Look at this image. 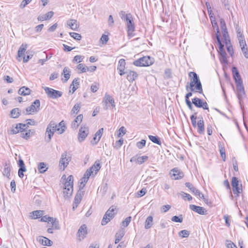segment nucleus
I'll use <instances>...</instances> for the list:
<instances>
[{
  "instance_id": "29",
  "label": "nucleus",
  "mask_w": 248,
  "mask_h": 248,
  "mask_svg": "<svg viewBox=\"0 0 248 248\" xmlns=\"http://www.w3.org/2000/svg\"><path fill=\"white\" fill-rule=\"evenodd\" d=\"M53 15L54 12L52 11H50L46 14L39 16L38 17L37 19L39 21H41L44 20H46L50 19L53 16Z\"/></svg>"
},
{
  "instance_id": "18",
  "label": "nucleus",
  "mask_w": 248,
  "mask_h": 248,
  "mask_svg": "<svg viewBox=\"0 0 248 248\" xmlns=\"http://www.w3.org/2000/svg\"><path fill=\"white\" fill-rule=\"evenodd\" d=\"M185 185L195 195L198 196L200 198L202 199L205 201L203 195L198 189L194 187L192 184L186 183Z\"/></svg>"
},
{
  "instance_id": "61",
  "label": "nucleus",
  "mask_w": 248,
  "mask_h": 248,
  "mask_svg": "<svg viewBox=\"0 0 248 248\" xmlns=\"http://www.w3.org/2000/svg\"><path fill=\"white\" fill-rule=\"evenodd\" d=\"M146 188H143L137 193V197H141L144 196L146 193Z\"/></svg>"
},
{
  "instance_id": "35",
  "label": "nucleus",
  "mask_w": 248,
  "mask_h": 248,
  "mask_svg": "<svg viewBox=\"0 0 248 248\" xmlns=\"http://www.w3.org/2000/svg\"><path fill=\"white\" fill-rule=\"evenodd\" d=\"M153 217L152 216H149L147 217L145 222V228L149 229L151 228L153 224Z\"/></svg>"
},
{
  "instance_id": "37",
  "label": "nucleus",
  "mask_w": 248,
  "mask_h": 248,
  "mask_svg": "<svg viewBox=\"0 0 248 248\" xmlns=\"http://www.w3.org/2000/svg\"><path fill=\"white\" fill-rule=\"evenodd\" d=\"M28 45L27 44H22L18 50V57H21L24 54L27 49Z\"/></svg>"
},
{
  "instance_id": "56",
  "label": "nucleus",
  "mask_w": 248,
  "mask_h": 248,
  "mask_svg": "<svg viewBox=\"0 0 248 248\" xmlns=\"http://www.w3.org/2000/svg\"><path fill=\"white\" fill-rule=\"evenodd\" d=\"M210 19L211 21V23H212L213 27L214 28V29L216 28V30L217 31V28H218V29H219V28L217 26V23L216 21L215 18L214 17H213V16H210ZM217 33V32H216V34Z\"/></svg>"
},
{
  "instance_id": "49",
  "label": "nucleus",
  "mask_w": 248,
  "mask_h": 248,
  "mask_svg": "<svg viewBox=\"0 0 248 248\" xmlns=\"http://www.w3.org/2000/svg\"><path fill=\"white\" fill-rule=\"evenodd\" d=\"M70 35L77 40H80L81 39V36L80 34L76 32H70Z\"/></svg>"
},
{
  "instance_id": "27",
  "label": "nucleus",
  "mask_w": 248,
  "mask_h": 248,
  "mask_svg": "<svg viewBox=\"0 0 248 248\" xmlns=\"http://www.w3.org/2000/svg\"><path fill=\"white\" fill-rule=\"evenodd\" d=\"M38 240L44 246H50L53 244L52 241L49 240L48 238L43 236H39L38 238Z\"/></svg>"
},
{
  "instance_id": "43",
  "label": "nucleus",
  "mask_w": 248,
  "mask_h": 248,
  "mask_svg": "<svg viewBox=\"0 0 248 248\" xmlns=\"http://www.w3.org/2000/svg\"><path fill=\"white\" fill-rule=\"evenodd\" d=\"M77 69L80 71V73H85L88 71L89 67L83 63H80L77 66Z\"/></svg>"
},
{
  "instance_id": "64",
  "label": "nucleus",
  "mask_w": 248,
  "mask_h": 248,
  "mask_svg": "<svg viewBox=\"0 0 248 248\" xmlns=\"http://www.w3.org/2000/svg\"><path fill=\"white\" fill-rule=\"evenodd\" d=\"M227 248H237L236 246L231 241H227Z\"/></svg>"
},
{
  "instance_id": "21",
  "label": "nucleus",
  "mask_w": 248,
  "mask_h": 248,
  "mask_svg": "<svg viewBox=\"0 0 248 248\" xmlns=\"http://www.w3.org/2000/svg\"><path fill=\"white\" fill-rule=\"evenodd\" d=\"M125 64L126 62L124 59H121L119 61L117 70L119 71V74L121 76H123L125 74V72H124Z\"/></svg>"
},
{
  "instance_id": "46",
  "label": "nucleus",
  "mask_w": 248,
  "mask_h": 248,
  "mask_svg": "<svg viewBox=\"0 0 248 248\" xmlns=\"http://www.w3.org/2000/svg\"><path fill=\"white\" fill-rule=\"evenodd\" d=\"M81 105L80 103L76 104L72 109L71 112L73 113L77 114L79 111Z\"/></svg>"
},
{
  "instance_id": "45",
  "label": "nucleus",
  "mask_w": 248,
  "mask_h": 248,
  "mask_svg": "<svg viewBox=\"0 0 248 248\" xmlns=\"http://www.w3.org/2000/svg\"><path fill=\"white\" fill-rule=\"evenodd\" d=\"M221 32H222V36H223V37L224 38V39L225 40L226 43H227V41H229V40L228 39V31H227V28H225V29H221Z\"/></svg>"
},
{
  "instance_id": "23",
  "label": "nucleus",
  "mask_w": 248,
  "mask_h": 248,
  "mask_svg": "<svg viewBox=\"0 0 248 248\" xmlns=\"http://www.w3.org/2000/svg\"><path fill=\"white\" fill-rule=\"evenodd\" d=\"M84 194V191L81 189H79L74 199V202H76V206H78V204L80 202V201Z\"/></svg>"
},
{
  "instance_id": "25",
  "label": "nucleus",
  "mask_w": 248,
  "mask_h": 248,
  "mask_svg": "<svg viewBox=\"0 0 248 248\" xmlns=\"http://www.w3.org/2000/svg\"><path fill=\"white\" fill-rule=\"evenodd\" d=\"M239 45L244 56L246 58H248V51L247 47H246L247 45L245 40L241 39V40H240Z\"/></svg>"
},
{
  "instance_id": "38",
  "label": "nucleus",
  "mask_w": 248,
  "mask_h": 248,
  "mask_svg": "<svg viewBox=\"0 0 248 248\" xmlns=\"http://www.w3.org/2000/svg\"><path fill=\"white\" fill-rule=\"evenodd\" d=\"M38 170L40 173H44L47 170L46 164L44 162L39 163L38 165Z\"/></svg>"
},
{
  "instance_id": "13",
  "label": "nucleus",
  "mask_w": 248,
  "mask_h": 248,
  "mask_svg": "<svg viewBox=\"0 0 248 248\" xmlns=\"http://www.w3.org/2000/svg\"><path fill=\"white\" fill-rule=\"evenodd\" d=\"M236 88L237 90V96L239 100V103L241 104V101L245 95V92L243 85L242 81L239 80L238 83L236 84Z\"/></svg>"
},
{
  "instance_id": "20",
  "label": "nucleus",
  "mask_w": 248,
  "mask_h": 248,
  "mask_svg": "<svg viewBox=\"0 0 248 248\" xmlns=\"http://www.w3.org/2000/svg\"><path fill=\"white\" fill-rule=\"evenodd\" d=\"M170 174L172 179L174 180L181 179L184 176L183 172L177 168L173 169L171 170Z\"/></svg>"
},
{
  "instance_id": "12",
  "label": "nucleus",
  "mask_w": 248,
  "mask_h": 248,
  "mask_svg": "<svg viewBox=\"0 0 248 248\" xmlns=\"http://www.w3.org/2000/svg\"><path fill=\"white\" fill-rule=\"evenodd\" d=\"M44 90L47 96L53 99L60 97L62 95V93L60 91L55 90L49 87H45Z\"/></svg>"
},
{
  "instance_id": "53",
  "label": "nucleus",
  "mask_w": 248,
  "mask_h": 248,
  "mask_svg": "<svg viewBox=\"0 0 248 248\" xmlns=\"http://www.w3.org/2000/svg\"><path fill=\"white\" fill-rule=\"evenodd\" d=\"M146 144V140H142L141 141L137 142L136 146L139 149H142L145 146Z\"/></svg>"
},
{
  "instance_id": "3",
  "label": "nucleus",
  "mask_w": 248,
  "mask_h": 248,
  "mask_svg": "<svg viewBox=\"0 0 248 248\" xmlns=\"http://www.w3.org/2000/svg\"><path fill=\"white\" fill-rule=\"evenodd\" d=\"M189 76L191 78L189 84L190 91L202 93V85L197 74L194 72H190L189 73Z\"/></svg>"
},
{
  "instance_id": "36",
  "label": "nucleus",
  "mask_w": 248,
  "mask_h": 248,
  "mask_svg": "<svg viewBox=\"0 0 248 248\" xmlns=\"http://www.w3.org/2000/svg\"><path fill=\"white\" fill-rule=\"evenodd\" d=\"M34 131L31 130H29L26 132L23 131V132H21V137L23 139L27 140L29 139L34 134Z\"/></svg>"
},
{
  "instance_id": "48",
  "label": "nucleus",
  "mask_w": 248,
  "mask_h": 248,
  "mask_svg": "<svg viewBox=\"0 0 248 248\" xmlns=\"http://www.w3.org/2000/svg\"><path fill=\"white\" fill-rule=\"evenodd\" d=\"M20 131L21 130L19 129V127L18 126V124H17L16 127L12 128L9 133L10 134L13 135L20 132Z\"/></svg>"
},
{
  "instance_id": "32",
  "label": "nucleus",
  "mask_w": 248,
  "mask_h": 248,
  "mask_svg": "<svg viewBox=\"0 0 248 248\" xmlns=\"http://www.w3.org/2000/svg\"><path fill=\"white\" fill-rule=\"evenodd\" d=\"M79 79L75 78L73 80L72 83L71 84L70 88H72V91H69V93H73L78 88L79 85Z\"/></svg>"
},
{
  "instance_id": "55",
  "label": "nucleus",
  "mask_w": 248,
  "mask_h": 248,
  "mask_svg": "<svg viewBox=\"0 0 248 248\" xmlns=\"http://www.w3.org/2000/svg\"><path fill=\"white\" fill-rule=\"evenodd\" d=\"M180 194L184 200H186V198L188 201H190L192 199V197L189 194L186 193L184 192H181Z\"/></svg>"
},
{
  "instance_id": "39",
  "label": "nucleus",
  "mask_w": 248,
  "mask_h": 248,
  "mask_svg": "<svg viewBox=\"0 0 248 248\" xmlns=\"http://www.w3.org/2000/svg\"><path fill=\"white\" fill-rule=\"evenodd\" d=\"M232 72L233 74V77L235 79L236 84H237L239 80L242 81L240 76L239 74V72L236 70V69L235 67L233 68Z\"/></svg>"
},
{
  "instance_id": "9",
  "label": "nucleus",
  "mask_w": 248,
  "mask_h": 248,
  "mask_svg": "<svg viewBox=\"0 0 248 248\" xmlns=\"http://www.w3.org/2000/svg\"><path fill=\"white\" fill-rule=\"evenodd\" d=\"M89 134V128L85 125H82L79 130L78 140L79 142H82Z\"/></svg>"
},
{
  "instance_id": "62",
  "label": "nucleus",
  "mask_w": 248,
  "mask_h": 248,
  "mask_svg": "<svg viewBox=\"0 0 248 248\" xmlns=\"http://www.w3.org/2000/svg\"><path fill=\"white\" fill-rule=\"evenodd\" d=\"M220 153L223 160L225 161L226 159L225 150L223 147L220 149Z\"/></svg>"
},
{
  "instance_id": "19",
  "label": "nucleus",
  "mask_w": 248,
  "mask_h": 248,
  "mask_svg": "<svg viewBox=\"0 0 248 248\" xmlns=\"http://www.w3.org/2000/svg\"><path fill=\"white\" fill-rule=\"evenodd\" d=\"M190 209L200 215H205L207 214V211L203 207L196 206L195 205H190Z\"/></svg>"
},
{
  "instance_id": "40",
  "label": "nucleus",
  "mask_w": 248,
  "mask_h": 248,
  "mask_svg": "<svg viewBox=\"0 0 248 248\" xmlns=\"http://www.w3.org/2000/svg\"><path fill=\"white\" fill-rule=\"evenodd\" d=\"M63 73L64 77V82H66L70 77V71L69 68L67 67H64L63 70Z\"/></svg>"
},
{
  "instance_id": "24",
  "label": "nucleus",
  "mask_w": 248,
  "mask_h": 248,
  "mask_svg": "<svg viewBox=\"0 0 248 248\" xmlns=\"http://www.w3.org/2000/svg\"><path fill=\"white\" fill-rule=\"evenodd\" d=\"M67 25L72 30L74 31H77L79 28V25L78 23L77 20L75 19H69L67 21Z\"/></svg>"
},
{
  "instance_id": "15",
  "label": "nucleus",
  "mask_w": 248,
  "mask_h": 248,
  "mask_svg": "<svg viewBox=\"0 0 248 248\" xmlns=\"http://www.w3.org/2000/svg\"><path fill=\"white\" fill-rule=\"evenodd\" d=\"M87 234V226L85 224L82 225L79 228L77 232L78 239L81 241L83 240Z\"/></svg>"
},
{
  "instance_id": "14",
  "label": "nucleus",
  "mask_w": 248,
  "mask_h": 248,
  "mask_svg": "<svg viewBox=\"0 0 248 248\" xmlns=\"http://www.w3.org/2000/svg\"><path fill=\"white\" fill-rule=\"evenodd\" d=\"M102 103H103V105H105L104 108L105 109H108V104H110L112 107H115V101L114 99L111 96H110L107 93H105Z\"/></svg>"
},
{
  "instance_id": "10",
  "label": "nucleus",
  "mask_w": 248,
  "mask_h": 248,
  "mask_svg": "<svg viewBox=\"0 0 248 248\" xmlns=\"http://www.w3.org/2000/svg\"><path fill=\"white\" fill-rule=\"evenodd\" d=\"M232 186L234 194L239 196V194L242 192V185L239 186V182L238 178L233 177L232 179Z\"/></svg>"
},
{
  "instance_id": "1",
  "label": "nucleus",
  "mask_w": 248,
  "mask_h": 248,
  "mask_svg": "<svg viewBox=\"0 0 248 248\" xmlns=\"http://www.w3.org/2000/svg\"><path fill=\"white\" fill-rule=\"evenodd\" d=\"M66 127L63 121H62L58 124H56L54 122L51 121L49 123L46 129V135L47 138L46 139V141L49 142L55 132L58 134H61L65 130Z\"/></svg>"
},
{
  "instance_id": "11",
  "label": "nucleus",
  "mask_w": 248,
  "mask_h": 248,
  "mask_svg": "<svg viewBox=\"0 0 248 248\" xmlns=\"http://www.w3.org/2000/svg\"><path fill=\"white\" fill-rule=\"evenodd\" d=\"M40 103L39 100H35L30 107L26 108L27 114H31L38 112L40 109Z\"/></svg>"
},
{
  "instance_id": "7",
  "label": "nucleus",
  "mask_w": 248,
  "mask_h": 248,
  "mask_svg": "<svg viewBox=\"0 0 248 248\" xmlns=\"http://www.w3.org/2000/svg\"><path fill=\"white\" fill-rule=\"evenodd\" d=\"M117 209L116 207L113 206L110 207L108 210L106 212L102 220L101 224L102 225H106L109 221H110L111 219L113 218L114 215L117 213Z\"/></svg>"
},
{
  "instance_id": "54",
  "label": "nucleus",
  "mask_w": 248,
  "mask_h": 248,
  "mask_svg": "<svg viewBox=\"0 0 248 248\" xmlns=\"http://www.w3.org/2000/svg\"><path fill=\"white\" fill-rule=\"evenodd\" d=\"M126 133V129L124 126L120 128L118 131V137H121L124 136Z\"/></svg>"
},
{
  "instance_id": "17",
  "label": "nucleus",
  "mask_w": 248,
  "mask_h": 248,
  "mask_svg": "<svg viewBox=\"0 0 248 248\" xmlns=\"http://www.w3.org/2000/svg\"><path fill=\"white\" fill-rule=\"evenodd\" d=\"M192 103L198 108H202L204 109H208V106L206 102H203L201 99L195 97L192 99Z\"/></svg>"
},
{
  "instance_id": "60",
  "label": "nucleus",
  "mask_w": 248,
  "mask_h": 248,
  "mask_svg": "<svg viewBox=\"0 0 248 248\" xmlns=\"http://www.w3.org/2000/svg\"><path fill=\"white\" fill-rule=\"evenodd\" d=\"M170 205L167 204L165 205H163L161 207V212L162 213H165L167 212L168 210H169L170 208Z\"/></svg>"
},
{
  "instance_id": "41",
  "label": "nucleus",
  "mask_w": 248,
  "mask_h": 248,
  "mask_svg": "<svg viewBox=\"0 0 248 248\" xmlns=\"http://www.w3.org/2000/svg\"><path fill=\"white\" fill-rule=\"evenodd\" d=\"M10 171H11V167L10 165L6 164L4 165L3 171V175L9 177L10 175Z\"/></svg>"
},
{
  "instance_id": "6",
  "label": "nucleus",
  "mask_w": 248,
  "mask_h": 248,
  "mask_svg": "<svg viewBox=\"0 0 248 248\" xmlns=\"http://www.w3.org/2000/svg\"><path fill=\"white\" fill-rule=\"evenodd\" d=\"M154 60L149 56H144L133 62V64L136 66H148L154 63Z\"/></svg>"
},
{
  "instance_id": "16",
  "label": "nucleus",
  "mask_w": 248,
  "mask_h": 248,
  "mask_svg": "<svg viewBox=\"0 0 248 248\" xmlns=\"http://www.w3.org/2000/svg\"><path fill=\"white\" fill-rule=\"evenodd\" d=\"M69 161V158L67 157V153L64 152L62 154L59 163V166L61 169L64 170L68 165Z\"/></svg>"
},
{
  "instance_id": "28",
  "label": "nucleus",
  "mask_w": 248,
  "mask_h": 248,
  "mask_svg": "<svg viewBox=\"0 0 248 248\" xmlns=\"http://www.w3.org/2000/svg\"><path fill=\"white\" fill-rule=\"evenodd\" d=\"M148 159V156H139V157H133L131 158L130 161H136L137 163L138 164H141L143 163H144L145 161H146Z\"/></svg>"
},
{
  "instance_id": "44",
  "label": "nucleus",
  "mask_w": 248,
  "mask_h": 248,
  "mask_svg": "<svg viewBox=\"0 0 248 248\" xmlns=\"http://www.w3.org/2000/svg\"><path fill=\"white\" fill-rule=\"evenodd\" d=\"M32 214L33 216L32 217L34 219L40 217L43 215V211L41 210H36L32 212Z\"/></svg>"
},
{
  "instance_id": "59",
  "label": "nucleus",
  "mask_w": 248,
  "mask_h": 248,
  "mask_svg": "<svg viewBox=\"0 0 248 248\" xmlns=\"http://www.w3.org/2000/svg\"><path fill=\"white\" fill-rule=\"evenodd\" d=\"M131 220V217H126L124 220L122 222V225L124 227H127Z\"/></svg>"
},
{
  "instance_id": "63",
  "label": "nucleus",
  "mask_w": 248,
  "mask_h": 248,
  "mask_svg": "<svg viewBox=\"0 0 248 248\" xmlns=\"http://www.w3.org/2000/svg\"><path fill=\"white\" fill-rule=\"evenodd\" d=\"M128 14H126L125 12L124 11H121L120 13V16L121 18V19L124 21L126 20L127 16H128Z\"/></svg>"
},
{
  "instance_id": "5",
  "label": "nucleus",
  "mask_w": 248,
  "mask_h": 248,
  "mask_svg": "<svg viewBox=\"0 0 248 248\" xmlns=\"http://www.w3.org/2000/svg\"><path fill=\"white\" fill-rule=\"evenodd\" d=\"M216 38L217 39V42L219 45L218 52L220 54V61L221 62H223L225 64L228 63V61L226 57V53L223 49L224 46L222 44L220 39L219 38V30L217 28V33L216 34Z\"/></svg>"
},
{
  "instance_id": "42",
  "label": "nucleus",
  "mask_w": 248,
  "mask_h": 248,
  "mask_svg": "<svg viewBox=\"0 0 248 248\" xmlns=\"http://www.w3.org/2000/svg\"><path fill=\"white\" fill-rule=\"evenodd\" d=\"M20 115V110L18 108H15L11 111V116L13 118H17Z\"/></svg>"
},
{
  "instance_id": "47",
  "label": "nucleus",
  "mask_w": 248,
  "mask_h": 248,
  "mask_svg": "<svg viewBox=\"0 0 248 248\" xmlns=\"http://www.w3.org/2000/svg\"><path fill=\"white\" fill-rule=\"evenodd\" d=\"M172 221L175 222L181 223L183 222V218L182 217V216L180 215L179 216H174L171 219Z\"/></svg>"
},
{
  "instance_id": "4",
  "label": "nucleus",
  "mask_w": 248,
  "mask_h": 248,
  "mask_svg": "<svg viewBox=\"0 0 248 248\" xmlns=\"http://www.w3.org/2000/svg\"><path fill=\"white\" fill-rule=\"evenodd\" d=\"M74 177L72 175H69L64 184L63 188V197L65 199H69L72 195L73 192Z\"/></svg>"
},
{
  "instance_id": "2",
  "label": "nucleus",
  "mask_w": 248,
  "mask_h": 248,
  "mask_svg": "<svg viewBox=\"0 0 248 248\" xmlns=\"http://www.w3.org/2000/svg\"><path fill=\"white\" fill-rule=\"evenodd\" d=\"M101 167L99 160H96L93 166L88 169L84 174L83 177L80 179L79 187L83 189L89 178L91 176H94Z\"/></svg>"
},
{
  "instance_id": "26",
  "label": "nucleus",
  "mask_w": 248,
  "mask_h": 248,
  "mask_svg": "<svg viewBox=\"0 0 248 248\" xmlns=\"http://www.w3.org/2000/svg\"><path fill=\"white\" fill-rule=\"evenodd\" d=\"M82 119L83 115L82 114L78 115L72 123V127L76 129L82 122Z\"/></svg>"
},
{
  "instance_id": "8",
  "label": "nucleus",
  "mask_w": 248,
  "mask_h": 248,
  "mask_svg": "<svg viewBox=\"0 0 248 248\" xmlns=\"http://www.w3.org/2000/svg\"><path fill=\"white\" fill-rule=\"evenodd\" d=\"M125 22L127 28L128 36L131 37L134 35L133 32L135 31V24L131 14H128V16H127Z\"/></svg>"
},
{
  "instance_id": "22",
  "label": "nucleus",
  "mask_w": 248,
  "mask_h": 248,
  "mask_svg": "<svg viewBox=\"0 0 248 248\" xmlns=\"http://www.w3.org/2000/svg\"><path fill=\"white\" fill-rule=\"evenodd\" d=\"M125 74H127V80L130 82H133L138 77L137 73L134 71L128 70L125 72Z\"/></svg>"
},
{
  "instance_id": "51",
  "label": "nucleus",
  "mask_w": 248,
  "mask_h": 248,
  "mask_svg": "<svg viewBox=\"0 0 248 248\" xmlns=\"http://www.w3.org/2000/svg\"><path fill=\"white\" fill-rule=\"evenodd\" d=\"M149 139L154 143H156L157 144H160V141L159 139L155 136L149 135Z\"/></svg>"
},
{
  "instance_id": "58",
  "label": "nucleus",
  "mask_w": 248,
  "mask_h": 248,
  "mask_svg": "<svg viewBox=\"0 0 248 248\" xmlns=\"http://www.w3.org/2000/svg\"><path fill=\"white\" fill-rule=\"evenodd\" d=\"M84 57L80 55H76L74 57L73 61L74 62H81L83 60Z\"/></svg>"
},
{
  "instance_id": "30",
  "label": "nucleus",
  "mask_w": 248,
  "mask_h": 248,
  "mask_svg": "<svg viewBox=\"0 0 248 248\" xmlns=\"http://www.w3.org/2000/svg\"><path fill=\"white\" fill-rule=\"evenodd\" d=\"M103 131L104 129L101 128L96 132L93 139V140L94 141V143H93V144H96L99 141L101 137H102Z\"/></svg>"
},
{
  "instance_id": "52",
  "label": "nucleus",
  "mask_w": 248,
  "mask_h": 248,
  "mask_svg": "<svg viewBox=\"0 0 248 248\" xmlns=\"http://www.w3.org/2000/svg\"><path fill=\"white\" fill-rule=\"evenodd\" d=\"M99 89V84L94 83L91 86V90L93 93H95Z\"/></svg>"
},
{
  "instance_id": "34",
  "label": "nucleus",
  "mask_w": 248,
  "mask_h": 248,
  "mask_svg": "<svg viewBox=\"0 0 248 248\" xmlns=\"http://www.w3.org/2000/svg\"><path fill=\"white\" fill-rule=\"evenodd\" d=\"M124 235V231L121 230L119 231L115 234V243H118L122 239Z\"/></svg>"
},
{
  "instance_id": "57",
  "label": "nucleus",
  "mask_w": 248,
  "mask_h": 248,
  "mask_svg": "<svg viewBox=\"0 0 248 248\" xmlns=\"http://www.w3.org/2000/svg\"><path fill=\"white\" fill-rule=\"evenodd\" d=\"M179 234L182 237H187L189 235V233L188 231L185 230L180 231L179 233Z\"/></svg>"
},
{
  "instance_id": "50",
  "label": "nucleus",
  "mask_w": 248,
  "mask_h": 248,
  "mask_svg": "<svg viewBox=\"0 0 248 248\" xmlns=\"http://www.w3.org/2000/svg\"><path fill=\"white\" fill-rule=\"evenodd\" d=\"M190 119L191 120V123L194 127H196L197 125L196 119H197V116L196 114L195 113L194 114H193L191 116Z\"/></svg>"
},
{
  "instance_id": "31",
  "label": "nucleus",
  "mask_w": 248,
  "mask_h": 248,
  "mask_svg": "<svg viewBox=\"0 0 248 248\" xmlns=\"http://www.w3.org/2000/svg\"><path fill=\"white\" fill-rule=\"evenodd\" d=\"M198 132L200 134H203L204 131V122L202 118H201L197 123Z\"/></svg>"
},
{
  "instance_id": "33",
  "label": "nucleus",
  "mask_w": 248,
  "mask_h": 248,
  "mask_svg": "<svg viewBox=\"0 0 248 248\" xmlns=\"http://www.w3.org/2000/svg\"><path fill=\"white\" fill-rule=\"evenodd\" d=\"M31 90L30 88L23 86L20 88L18 91V93L21 95H27L30 94Z\"/></svg>"
}]
</instances>
